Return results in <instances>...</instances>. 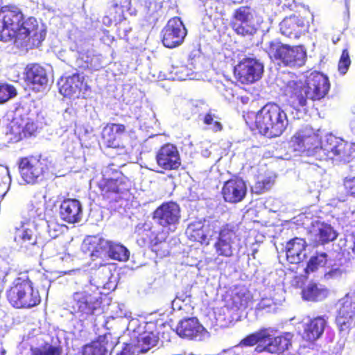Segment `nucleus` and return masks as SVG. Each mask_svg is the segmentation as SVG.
<instances>
[{"mask_svg": "<svg viewBox=\"0 0 355 355\" xmlns=\"http://www.w3.org/2000/svg\"><path fill=\"white\" fill-rule=\"evenodd\" d=\"M46 31L36 18L25 16L17 5L8 3L0 7V40L13 41L21 46H39L44 40Z\"/></svg>", "mask_w": 355, "mask_h": 355, "instance_id": "obj_1", "label": "nucleus"}, {"mask_svg": "<svg viewBox=\"0 0 355 355\" xmlns=\"http://www.w3.org/2000/svg\"><path fill=\"white\" fill-rule=\"evenodd\" d=\"M245 119L246 123L250 122ZM288 117L285 110L278 103L268 102L254 114L251 124L258 133L266 138L272 139L282 136L288 125Z\"/></svg>", "mask_w": 355, "mask_h": 355, "instance_id": "obj_2", "label": "nucleus"}, {"mask_svg": "<svg viewBox=\"0 0 355 355\" xmlns=\"http://www.w3.org/2000/svg\"><path fill=\"white\" fill-rule=\"evenodd\" d=\"M10 305L17 309H31L39 305L41 296L26 272L15 277L6 291Z\"/></svg>", "mask_w": 355, "mask_h": 355, "instance_id": "obj_3", "label": "nucleus"}, {"mask_svg": "<svg viewBox=\"0 0 355 355\" xmlns=\"http://www.w3.org/2000/svg\"><path fill=\"white\" fill-rule=\"evenodd\" d=\"M96 187L102 200L112 203L130 192L132 183L121 172L107 169L97 182Z\"/></svg>", "mask_w": 355, "mask_h": 355, "instance_id": "obj_4", "label": "nucleus"}, {"mask_svg": "<svg viewBox=\"0 0 355 355\" xmlns=\"http://www.w3.org/2000/svg\"><path fill=\"white\" fill-rule=\"evenodd\" d=\"M102 293L92 284H86L74 292L69 302L71 313L85 319L102 309Z\"/></svg>", "mask_w": 355, "mask_h": 355, "instance_id": "obj_5", "label": "nucleus"}, {"mask_svg": "<svg viewBox=\"0 0 355 355\" xmlns=\"http://www.w3.org/2000/svg\"><path fill=\"white\" fill-rule=\"evenodd\" d=\"M17 164L21 178L26 184L31 185L45 180L51 167L48 158L40 153L19 157Z\"/></svg>", "mask_w": 355, "mask_h": 355, "instance_id": "obj_6", "label": "nucleus"}, {"mask_svg": "<svg viewBox=\"0 0 355 355\" xmlns=\"http://www.w3.org/2000/svg\"><path fill=\"white\" fill-rule=\"evenodd\" d=\"M266 52L271 59L286 67H300L306 60V51L302 45L291 46L273 40L269 42Z\"/></svg>", "mask_w": 355, "mask_h": 355, "instance_id": "obj_7", "label": "nucleus"}, {"mask_svg": "<svg viewBox=\"0 0 355 355\" xmlns=\"http://www.w3.org/2000/svg\"><path fill=\"white\" fill-rule=\"evenodd\" d=\"M263 71L262 62L256 58L246 57L234 66L233 73L237 82L248 85L259 80Z\"/></svg>", "mask_w": 355, "mask_h": 355, "instance_id": "obj_8", "label": "nucleus"}, {"mask_svg": "<svg viewBox=\"0 0 355 355\" xmlns=\"http://www.w3.org/2000/svg\"><path fill=\"white\" fill-rule=\"evenodd\" d=\"M153 219L168 232H174L181 219V209L174 201L162 203L153 213Z\"/></svg>", "mask_w": 355, "mask_h": 355, "instance_id": "obj_9", "label": "nucleus"}, {"mask_svg": "<svg viewBox=\"0 0 355 355\" xmlns=\"http://www.w3.org/2000/svg\"><path fill=\"white\" fill-rule=\"evenodd\" d=\"M239 225L225 223L218 232L214 247L218 256L230 257L233 255L234 245L241 241Z\"/></svg>", "mask_w": 355, "mask_h": 355, "instance_id": "obj_10", "label": "nucleus"}, {"mask_svg": "<svg viewBox=\"0 0 355 355\" xmlns=\"http://www.w3.org/2000/svg\"><path fill=\"white\" fill-rule=\"evenodd\" d=\"M230 25L236 35L242 37L252 36L257 31L252 8L248 6H240L234 11Z\"/></svg>", "mask_w": 355, "mask_h": 355, "instance_id": "obj_11", "label": "nucleus"}, {"mask_svg": "<svg viewBox=\"0 0 355 355\" xmlns=\"http://www.w3.org/2000/svg\"><path fill=\"white\" fill-rule=\"evenodd\" d=\"M320 144L319 135L309 125L303 126L297 130L289 141L290 147L294 151L301 153L313 151Z\"/></svg>", "mask_w": 355, "mask_h": 355, "instance_id": "obj_12", "label": "nucleus"}, {"mask_svg": "<svg viewBox=\"0 0 355 355\" xmlns=\"http://www.w3.org/2000/svg\"><path fill=\"white\" fill-rule=\"evenodd\" d=\"M163 232H156L152 227L142 230L139 234V241L143 245H148L150 250L159 258H164L170 254L171 246L166 241L167 236Z\"/></svg>", "mask_w": 355, "mask_h": 355, "instance_id": "obj_13", "label": "nucleus"}, {"mask_svg": "<svg viewBox=\"0 0 355 355\" xmlns=\"http://www.w3.org/2000/svg\"><path fill=\"white\" fill-rule=\"evenodd\" d=\"M164 46L172 49L180 45L187 35L186 28L179 17L170 19L162 31Z\"/></svg>", "mask_w": 355, "mask_h": 355, "instance_id": "obj_14", "label": "nucleus"}, {"mask_svg": "<svg viewBox=\"0 0 355 355\" xmlns=\"http://www.w3.org/2000/svg\"><path fill=\"white\" fill-rule=\"evenodd\" d=\"M157 164L164 171H176L181 166V157L178 148L171 143L162 145L156 152Z\"/></svg>", "mask_w": 355, "mask_h": 355, "instance_id": "obj_15", "label": "nucleus"}, {"mask_svg": "<svg viewBox=\"0 0 355 355\" xmlns=\"http://www.w3.org/2000/svg\"><path fill=\"white\" fill-rule=\"evenodd\" d=\"M247 193L245 182L237 176L225 181L221 189V195L225 202L236 204L241 202Z\"/></svg>", "mask_w": 355, "mask_h": 355, "instance_id": "obj_16", "label": "nucleus"}, {"mask_svg": "<svg viewBox=\"0 0 355 355\" xmlns=\"http://www.w3.org/2000/svg\"><path fill=\"white\" fill-rule=\"evenodd\" d=\"M305 86L310 92L311 101H320L329 92L330 83L327 76L319 71H313L306 77Z\"/></svg>", "mask_w": 355, "mask_h": 355, "instance_id": "obj_17", "label": "nucleus"}, {"mask_svg": "<svg viewBox=\"0 0 355 355\" xmlns=\"http://www.w3.org/2000/svg\"><path fill=\"white\" fill-rule=\"evenodd\" d=\"M339 304L335 322L340 332L348 333L355 317V303L351 297L345 296L340 300Z\"/></svg>", "mask_w": 355, "mask_h": 355, "instance_id": "obj_18", "label": "nucleus"}, {"mask_svg": "<svg viewBox=\"0 0 355 355\" xmlns=\"http://www.w3.org/2000/svg\"><path fill=\"white\" fill-rule=\"evenodd\" d=\"M159 335L157 321L150 320L145 322L142 330L139 332L137 336L136 347L139 348L140 352H147L158 344Z\"/></svg>", "mask_w": 355, "mask_h": 355, "instance_id": "obj_19", "label": "nucleus"}, {"mask_svg": "<svg viewBox=\"0 0 355 355\" xmlns=\"http://www.w3.org/2000/svg\"><path fill=\"white\" fill-rule=\"evenodd\" d=\"M125 132L126 127L125 125L107 123L101 132V144L107 148H124L120 136Z\"/></svg>", "mask_w": 355, "mask_h": 355, "instance_id": "obj_20", "label": "nucleus"}, {"mask_svg": "<svg viewBox=\"0 0 355 355\" xmlns=\"http://www.w3.org/2000/svg\"><path fill=\"white\" fill-rule=\"evenodd\" d=\"M309 28V20L301 15H291L280 23L281 33L289 38L297 39Z\"/></svg>", "mask_w": 355, "mask_h": 355, "instance_id": "obj_21", "label": "nucleus"}, {"mask_svg": "<svg viewBox=\"0 0 355 355\" xmlns=\"http://www.w3.org/2000/svg\"><path fill=\"white\" fill-rule=\"evenodd\" d=\"M59 216L67 224H75L81 221L83 211L80 202L75 198H64L59 206Z\"/></svg>", "mask_w": 355, "mask_h": 355, "instance_id": "obj_22", "label": "nucleus"}, {"mask_svg": "<svg viewBox=\"0 0 355 355\" xmlns=\"http://www.w3.org/2000/svg\"><path fill=\"white\" fill-rule=\"evenodd\" d=\"M24 80L33 89L39 90L46 86L49 82L48 73L44 66L39 63H29L24 68Z\"/></svg>", "mask_w": 355, "mask_h": 355, "instance_id": "obj_23", "label": "nucleus"}, {"mask_svg": "<svg viewBox=\"0 0 355 355\" xmlns=\"http://www.w3.org/2000/svg\"><path fill=\"white\" fill-rule=\"evenodd\" d=\"M90 91V87L85 81V78L78 73H74L67 78L60 87V93L69 98H85L84 94Z\"/></svg>", "mask_w": 355, "mask_h": 355, "instance_id": "obj_24", "label": "nucleus"}, {"mask_svg": "<svg viewBox=\"0 0 355 355\" xmlns=\"http://www.w3.org/2000/svg\"><path fill=\"white\" fill-rule=\"evenodd\" d=\"M322 148L331 158L337 157L338 159H345L349 156V148L347 141L333 135L327 137Z\"/></svg>", "mask_w": 355, "mask_h": 355, "instance_id": "obj_25", "label": "nucleus"}, {"mask_svg": "<svg viewBox=\"0 0 355 355\" xmlns=\"http://www.w3.org/2000/svg\"><path fill=\"white\" fill-rule=\"evenodd\" d=\"M14 241L20 250L32 253L38 248L37 236L33 230L30 228H17L14 234Z\"/></svg>", "mask_w": 355, "mask_h": 355, "instance_id": "obj_26", "label": "nucleus"}, {"mask_svg": "<svg viewBox=\"0 0 355 355\" xmlns=\"http://www.w3.org/2000/svg\"><path fill=\"white\" fill-rule=\"evenodd\" d=\"M307 243L304 239L295 237L286 243V260L291 264H297L306 258Z\"/></svg>", "mask_w": 355, "mask_h": 355, "instance_id": "obj_27", "label": "nucleus"}, {"mask_svg": "<svg viewBox=\"0 0 355 355\" xmlns=\"http://www.w3.org/2000/svg\"><path fill=\"white\" fill-rule=\"evenodd\" d=\"M292 337L293 335L290 333H284L275 337H272L270 334V338L265 343V345L258 347V349L270 354L284 353L292 346Z\"/></svg>", "mask_w": 355, "mask_h": 355, "instance_id": "obj_28", "label": "nucleus"}, {"mask_svg": "<svg viewBox=\"0 0 355 355\" xmlns=\"http://www.w3.org/2000/svg\"><path fill=\"white\" fill-rule=\"evenodd\" d=\"M327 321L323 316H318L304 324L302 338L313 343L319 339L324 333Z\"/></svg>", "mask_w": 355, "mask_h": 355, "instance_id": "obj_29", "label": "nucleus"}, {"mask_svg": "<svg viewBox=\"0 0 355 355\" xmlns=\"http://www.w3.org/2000/svg\"><path fill=\"white\" fill-rule=\"evenodd\" d=\"M111 340L110 333L98 336L94 340L83 347V355H106L107 347H113L114 345Z\"/></svg>", "mask_w": 355, "mask_h": 355, "instance_id": "obj_30", "label": "nucleus"}, {"mask_svg": "<svg viewBox=\"0 0 355 355\" xmlns=\"http://www.w3.org/2000/svg\"><path fill=\"white\" fill-rule=\"evenodd\" d=\"M204 330L196 318H189L180 321L176 328L177 334L183 338L193 340L200 336Z\"/></svg>", "mask_w": 355, "mask_h": 355, "instance_id": "obj_31", "label": "nucleus"}, {"mask_svg": "<svg viewBox=\"0 0 355 355\" xmlns=\"http://www.w3.org/2000/svg\"><path fill=\"white\" fill-rule=\"evenodd\" d=\"M314 236L317 242L320 245H325L336 239L338 234L329 224L315 221L313 224Z\"/></svg>", "mask_w": 355, "mask_h": 355, "instance_id": "obj_32", "label": "nucleus"}, {"mask_svg": "<svg viewBox=\"0 0 355 355\" xmlns=\"http://www.w3.org/2000/svg\"><path fill=\"white\" fill-rule=\"evenodd\" d=\"M270 338V334L268 330L266 328L259 329V331L250 334L245 338L242 339L239 343V345L252 347L257 345L255 347V352L258 353L263 352L264 351H259L258 349L259 346H264L265 343Z\"/></svg>", "mask_w": 355, "mask_h": 355, "instance_id": "obj_33", "label": "nucleus"}, {"mask_svg": "<svg viewBox=\"0 0 355 355\" xmlns=\"http://www.w3.org/2000/svg\"><path fill=\"white\" fill-rule=\"evenodd\" d=\"M87 241L88 242L87 250L90 252V255L93 259L107 255L110 241L98 236H89Z\"/></svg>", "mask_w": 355, "mask_h": 355, "instance_id": "obj_34", "label": "nucleus"}, {"mask_svg": "<svg viewBox=\"0 0 355 355\" xmlns=\"http://www.w3.org/2000/svg\"><path fill=\"white\" fill-rule=\"evenodd\" d=\"M290 99L295 108L307 106L309 101H311L310 92L306 86H298L296 83L292 87L290 93Z\"/></svg>", "mask_w": 355, "mask_h": 355, "instance_id": "obj_35", "label": "nucleus"}, {"mask_svg": "<svg viewBox=\"0 0 355 355\" xmlns=\"http://www.w3.org/2000/svg\"><path fill=\"white\" fill-rule=\"evenodd\" d=\"M130 4V0H115L114 4L110 8L107 18L109 24L115 25L125 19L124 12Z\"/></svg>", "mask_w": 355, "mask_h": 355, "instance_id": "obj_36", "label": "nucleus"}, {"mask_svg": "<svg viewBox=\"0 0 355 355\" xmlns=\"http://www.w3.org/2000/svg\"><path fill=\"white\" fill-rule=\"evenodd\" d=\"M327 290L319 287L315 283H310L302 290V297L306 301H321L327 297Z\"/></svg>", "mask_w": 355, "mask_h": 355, "instance_id": "obj_37", "label": "nucleus"}, {"mask_svg": "<svg viewBox=\"0 0 355 355\" xmlns=\"http://www.w3.org/2000/svg\"><path fill=\"white\" fill-rule=\"evenodd\" d=\"M204 225L200 222H194L189 225L187 234L189 240L201 244L209 243V239L203 229Z\"/></svg>", "mask_w": 355, "mask_h": 355, "instance_id": "obj_38", "label": "nucleus"}, {"mask_svg": "<svg viewBox=\"0 0 355 355\" xmlns=\"http://www.w3.org/2000/svg\"><path fill=\"white\" fill-rule=\"evenodd\" d=\"M107 255L112 259L126 261L129 259L130 253L124 245L110 241Z\"/></svg>", "mask_w": 355, "mask_h": 355, "instance_id": "obj_39", "label": "nucleus"}, {"mask_svg": "<svg viewBox=\"0 0 355 355\" xmlns=\"http://www.w3.org/2000/svg\"><path fill=\"white\" fill-rule=\"evenodd\" d=\"M327 254L325 252L315 253L311 257L304 268V274L308 276L310 273L316 272L320 268L323 267L327 263Z\"/></svg>", "mask_w": 355, "mask_h": 355, "instance_id": "obj_40", "label": "nucleus"}, {"mask_svg": "<svg viewBox=\"0 0 355 355\" xmlns=\"http://www.w3.org/2000/svg\"><path fill=\"white\" fill-rule=\"evenodd\" d=\"M10 136V139L14 142H17L24 138V124L13 119L9 124L8 130L6 133Z\"/></svg>", "mask_w": 355, "mask_h": 355, "instance_id": "obj_41", "label": "nucleus"}, {"mask_svg": "<svg viewBox=\"0 0 355 355\" xmlns=\"http://www.w3.org/2000/svg\"><path fill=\"white\" fill-rule=\"evenodd\" d=\"M17 94L15 87L8 83H0V104H3Z\"/></svg>", "mask_w": 355, "mask_h": 355, "instance_id": "obj_42", "label": "nucleus"}, {"mask_svg": "<svg viewBox=\"0 0 355 355\" xmlns=\"http://www.w3.org/2000/svg\"><path fill=\"white\" fill-rule=\"evenodd\" d=\"M351 62L348 50L347 49H343L338 63V71L340 75L343 76L347 73Z\"/></svg>", "mask_w": 355, "mask_h": 355, "instance_id": "obj_43", "label": "nucleus"}, {"mask_svg": "<svg viewBox=\"0 0 355 355\" xmlns=\"http://www.w3.org/2000/svg\"><path fill=\"white\" fill-rule=\"evenodd\" d=\"M62 349L60 346L45 345L42 348H36L32 355H60Z\"/></svg>", "mask_w": 355, "mask_h": 355, "instance_id": "obj_44", "label": "nucleus"}, {"mask_svg": "<svg viewBox=\"0 0 355 355\" xmlns=\"http://www.w3.org/2000/svg\"><path fill=\"white\" fill-rule=\"evenodd\" d=\"M346 195L355 198V173H352L343 179V182Z\"/></svg>", "mask_w": 355, "mask_h": 355, "instance_id": "obj_45", "label": "nucleus"}, {"mask_svg": "<svg viewBox=\"0 0 355 355\" xmlns=\"http://www.w3.org/2000/svg\"><path fill=\"white\" fill-rule=\"evenodd\" d=\"M216 116L211 112H208L203 118V122L207 125H211V129L214 132L220 131L223 125L220 122L214 121Z\"/></svg>", "mask_w": 355, "mask_h": 355, "instance_id": "obj_46", "label": "nucleus"}, {"mask_svg": "<svg viewBox=\"0 0 355 355\" xmlns=\"http://www.w3.org/2000/svg\"><path fill=\"white\" fill-rule=\"evenodd\" d=\"M63 225L55 220L48 221V232L51 238L58 237L62 232Z\"/></svg>", "mask_w": 355, "mask_h": 355, "instance_id": "obj_47", "label": "nucleus"}, {"mask_svg": "<svg viewBox=\"0 0 355 355\" xmlns=\"http://www.w3.org/2000/svg\"><path fill=\"white\" fill-rule=\"evenodd\" d=\"M271 186V181L269 178L263 179L259 180L255 183L254 188L256 192L261 193L268 190Z\"/></svg>", "mask_w": 355, "mask_h": 355, "instance_id": "obj_48", "label": "nucleus"}, {"mask_svg": "<svg viewBox=\"0 0 355 355\" xmlns=\"http://www.w3.org/2000/svg\"><path fill=\"white\" fill-rule=\"evenodd\" d=\"M157 3L155 1H145V8L146 9V15L148 17H154L155 14L157 12Z\"/></svg>", "mask_w": 355, "mask_h": 355, "instance_id": "obj_49", "label": "nucleus"}, {"mask_svg": "<svg viewBox=\"0 0 355 355\" xmlns=\"http://www.w3.org/2000/svg\"><path fill=\"white\" fill-rule=\"evenodd\" d=\"M81 59L85 60V64L83 66V68L92 70L97 69L96 64L93 63V61L95 59L94 55L83 54Z\"/></svg>", "mask_w": 355, "mask_h": 355, "instance_id": "obj_50", "label": "nucleus"}, {"mask_svg": "<svg viewBox=\"0 0 355 355\" xmlns=\"http://www.w3.org/2000/svg\"><path fill=\"white\" fill-rule=\"evenodd\" d=\"M24 137H31L37 131V126L33 122H26L24 124Z\"/></svg>", "mask_w": 355, "mask_h": 355, "instance_id": "obj_51", "label": "nucleus"}, {"mask_svg": "<svg viewBox=\"0 0 355 355\" xmlns=\"http://www.w3.org/2000/svg\"><path fill=\"white\" fill-rule=\"evenodd\" d=\"M275 304V302L268 298H263L257 304V309L260 311H263L266 309H270Z\"/></svg>", "mask_w": 355, "mask_h": 355, "instance_id": "obj_52", "label": "nucleus"}, {"mask_svg": "<svg viewBox=\"0 0 355 355\" xmlns=\"http://www.w3.org/2000/svg\"><path fill=\"white\" fill-rule=\"evenodd\" d=\"M173 72L176 75H179L178 78L180 79H185L187 76H189V71L188 69L185 66H176L173 67Z\"/></svg>", "mask_w": 355, "mask_h": 355, "instance_id": "obj_53", "label": "nucleus"}, {"mask_svg": "<svg viewBox=\"0 0 355 355\" xmlns=\"http://www.w3.org/2000/svg\"><path fill=\"white\" fill-rule=\"evenodd\" d=\"M240 99L243 104H247L249 101V97L248 96H241Z\"/></svg>", "mask_w": 355, "mask_h": 355, "instance_id": "obj_54", "label": "nucleus"}, {"mask_svg": "<svg viewBox=\"0 0 355 355\" xmlns=\"http://www.w3.org/2000/svg\"><path fill=\"white\" fill-rule=\"evenodd\" d=\"M352 250L353 253L355 254V241L354 242Z\"/></svg>", "mask_w": 355, "mask_h": 355, "instance_id": "obj_55", "label": "nucleus"}, {"mask_svg": "<svg viewBox=\"0 0 355 355\" xmlns=\"http://www.w3.org/2000/svg\"><path fill=\"white\" fill-rule=\"evenodd\" d=\"M118 355H125V352H121L120 354H119Z\"/></svg>", "mask_w": 355, "mask_h": 355, "instance_id": "obj_56", "label": "nucleus"}]
</instances>
